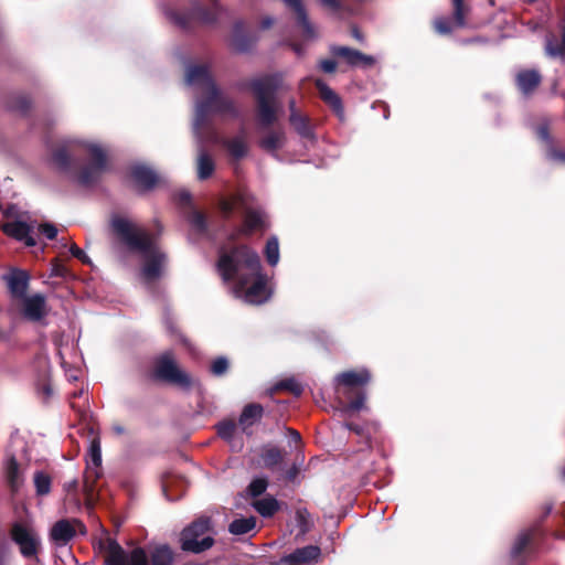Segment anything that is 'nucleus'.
<instances>
[{"mask_svg": "<svg viewBox=\"0 0 565 565\" xmlns=\"http://www.w3.org/2000/svg\"><path fill=\"white\" fill-rule=\"evenodd\" d=\"M185 82L200 96L195 103L193 134L198 139L196 175L203 181L212 177L215 170L214 158L204 149L205 142H218L211 125L212 116L218 114L236 117L238 111L234 103L218 92L206 66H189Z\"/></svg>", "mask_w": 565, "mask_h": 565, "instance_id": "f257e3e1", "label": "nucleus"}, {"mask_svg": "<svg viewBox=\"0 0 565 565\" xmlns=\"http://www.w3.org/2000/svg\"><path fill=\"white\" fill-rule=\"evenodd\" d=\"M217 271L232 294L250 305H260L270 297L267 277L262 273L259 256L247 246L222 249Z\"/></svg>", "mask_w": 565, "mask_h": 565, "instance_id": "f03ea898", "label": "nucleus"}, {"mask_svg": "<svg viewBox=\"0 0 565 565\" xmlns=\"http://www.w3.org/2000/svg\"><path fill=\"white\" fill-rule=\"evenodd\" d=\"M51 166L82 185L95 183L106 169V151L95 141L67 138L51 151Z\"/></svg>", "mask_w": 565, "mask_h": 565, "instance_id": "7ed1b4c3", "label": "nucleus"}, {"mask_svg": "<svg viewBox=\"0 0 565 565\" xmlns=\"http://www.w3.org/2000/svg\"><path fill=\"white\" fill-rule=\"evenodd\" d=\"M114 234L141 258L140 279L150 285L162 277L167 268V256L153 237L131 220L115 215L110 221Z\"/></svg>", "mask_w": 565, "mask_h": 565, "instance_id": "20e7f679", "label": "nucleus"}, {"mask_svg": "<svg viewBox=\"0 0 565 565\" xmlns=\"http://www.w3.org/2000/svg\"><path fill=\"white\" fill-rule=\"evenodd\" d=\"M249 87L256 99L257 119L262 126L269 127L277 120L280 110L276 92L282 87V76L274 74L254 78L249 82Z\"/></svg>", "mask_w": 565, "mask_h": 565, "instance_id": "39448f33", "label": "nucleus"}, {"mask_svg": "<svg viewBox=\"0 0 565 565\" xmlns=\"http://www.w3.org/2000/svg\"><path fill=\"white\" fill-rule=\"evenodd\" d=\"M220 211L223 217L228 218L235 213H244V223L242 231L250 234L257 231H264L267 224V215L260 209H255L252 199L245 193H237L220 201Z\"/></svg>", "mask_w": 565, "mask_h": 565, "instance_id": "423d86ee", "label": "nucleus"}, {"mask_svg": "<svg viewBox=\"0 0 565 565\" xmlns=\"http://www.w3.org/2000/svg\"><path fill=\"white\" fill-rule=\"evenodd\" d=\"M172 551L167 545L157 546L151 553V565H171ZM107 565H149L148 557L142 548L126 552L116 542H110L106 556Z\"/></svg>", "mask_w": 565, "mask_h": 565, "instance_id": "0eeeda50", "label": "nucleus"}, {"mask_svg": "<svg viewBox=\"0 0 565 565\" xmlns=\"http://www.w3.org/2000/svg\"><path fill=\"white\" fill-rule=\"evenodd\" d=\"M154 376L184 391L191 390L196 384L195 379L178 366L173 353L170 351L164 352L157 359Z\"/></svg>", "mask_w": 565, "mask_h": 565, "instance_id": "6e6552de", "label": "nucleus"}, {"mask_svg": "<svg viewBox=\"0 0 565 565\" xmlns=\"http://www.w3.org/2000/svg\"><path fill=\"white\" fill-rule=\"evenodd\" d=\"M211 530L209 518H200L181 533V547L183 551L201 553L212 547L214 540L206 535Z\"/></svg>", "mask_w": 565, "mask_h": 565, "instance_id": "1a4fd4ad", "label": "nucleus"}, {"mask_svg": "<svg viewBox=\"0 0 565 565\" xmlns=\"http://www.w3.org/2000/svg\"><path fill=\"white\" fill-rule=\"evenodd\" d=\"M11 540L19 546L25 558H35L41 548V537L38 531L28 523L17 522L10 531Z\"/></svg>", "mask_w": 565, "mask_h": 565, "instance_id": "9d476101", "label": "nucleus"}, {"mask_svg": "<svg viewBox=\"0 0 565 565\" xmlns=\"http://www.w3.org/2000/svg\"><path fill=\"white\" fill-rule=\"evenodd\" d=\"M86 533L85 525L77 519H61L49 531V541L56 548L65 547L77 534Z\"/></svg>", "mask_w": 565, "mask_h": 565, "instance_id": "9b49d317", "label": "nucleus"}, {"mask_svg": "<svg viewBox=\"0 0 565 565\" xmlns=\"http://www.w3.org/2000/svg\"><path fill=\"white\" fill-rule=\"evenodd\" d=\"M49 313L46 299L41 294L23 296L21 298V315L31 322L41 321Z\"/></svg>", "mask_w": 565, "mask_h": 565, "instance_id": "f8f14e48", "label": "nucleus"}, {"mask_svg": "<svg viewBox=\"0 0 565 565\" xmlns=\"http://www.w3.org/2000/svg\"><path fill=\"white\" fill-rule=\"evenodd\" d=\"M1 230L8 236L15 238L17 241L23 242L26 246H35L36 241L33 236L35 224L23 222V221H13L7 222L1 225Z\"/></svg>", "mask_w": 565, "mask_h": 565, "instance_id": "ddd939ff", "label": "nucleus"}, {"mask_svg": "<svg viewBox=\"0 0 565 565\" xmlns=\"http://www.w3.org/2000/svg\"><path fill=\"white\" fill-rule=\"evenodd\" d=\"M331 53L335 56L344 58L350 66L371 67L375 64L372 55H366L358 50L348 46H331Z\"/></svg>", "mask_w": 565, "mask_h": 565, "instance_id": "4468645a", "label": "nucleus"}, {"mask_svg": "<svg viewBox=\"0 0 565 565\" xmlns=\"http://www.w3.org/2000/svg\"><path fill=\"white\" fill-rule=\"evenodd\" d=\"M320 548L316 545H308L297 548L295 552L284 557V562L288 565H311L317 563L320 556Z\"/></svg>", "mask_w": 565, "mask_h": 565, "instance_id": "2eb2a0df", "label": "nucleus"}, {"mask_svg": "<svg viewBox=\"0 0 565 565\" xmlns=\"http://www.w3.org/2000/svg\"><path fill=\"white\" fill-rule=\"evenodd\" d=\"M3 476L13 493L18 492L23 484L24 478L14 456H8L3 462Z\"/></svg>", "mask_w": 565, "mask_h": 565, "instance_id": "dca6fc26", "label": "nucleus"}, {"mask_svg": "<svg viewBox=\"0 0 565 565\" xmlns=\"http://www.w3.org/2000/svg\"><path fill=\"white\" fill-rule=\"evenodd\" d=\"M316 86L319 90L321 99L328 104L337 117L343 121L345 119V115L340 96L321 79L316 81Z\"/></svg>", "mask_w": 565, "mask_h": 565, "instance_id": "f3484780", "label": "nucleus"}, {"mask_svg": "<svg viewBox=\"0 0 565 565\" xmlns=\"http://www.w3.org/2000/svg\"><path fill=\"white\" fill-rule=\"evenodd\" d=\"M210 8H203L200 3H195L191 13V19L199 20L202 23H214L216 22L224 10L217 3V0H207Z\"/></svg>", "mask_w": 565, "mask_h": 565, "instance_id": "a211bd4d", "label": "nucleus"}, {"mask_svg": "<svg viewBox=\"0 0 565 565\" xmlns=\"http://www.w3.org/2000/svg\"><path fill=\"white\" fill-rule=\"evenodd\" d=\"M263 412L264 409L259 404H249L244 407L238 419V427L243 434L252 435V427L260 420Z\"/></svg>", "mask_w": 565, "mask_h": 565, "instance_id": "6ab92c4d", "label": "nucleus"}, {"mask_svg": "<svg viewBox=\"0 0 565 565\" xmlns=\"http://www.w3.org/2000/svg\"><path fill=\"white\" fill-rule=\"evenodd\" d=\"M284 3L291 9L296 17L299 26L302 28V33L307 39L316 38L315 26L310 23L307 17L306 9L302 4V0H282Z\"/></svg>", "mask_w": 565, "mask_h": 565, "instance_id": "aec40b11", "label": "nucleus"}, {"mask_svg": "<svg viewBox=\"0 0 565 565\" xmlns=\"http://www.w3.org/2000/svg\"><path fill=\"white\" fill-rule=\"evenodd\" d=\"M534 534L533 529H527L519 533L516 536L512 548H511V559L514 565H524L525 564V557L523 553L525 552L526 546L531 542Z\"/></svg>", "mask_w": 565, "mask_h": 565, "instance_id": "412c9836", "label": "nucleus"}, {"mask_svg": "<svg viewBox=\"0 0 565 565\" xmlns=\"http://www.w3.org/2000/svg\"><path fill=\"white\" fill-rule=\"evenodd\" d=\"M371 380V374L366 369H361L358 371H347L339 374L335 377V381L339 385H343L345 387H356L362 386L369 383Z\"/></svg>", "mask_w": 565, "mask_h": 565, "instance_id": "4be33fe9", "label": "nucleus"}, {"mask_svg": "<svg viewBox=\"0 0 565 565\" xmlns=\"http://www.w3.org/2000/svg\"><path fill=\"white\" fill-rule=\"evenodd\" d=\"M131 175L135 182L142 189H151L159 180L158 174L145 164H136L131 168Z\"/></svg>", "mask_w": 565, "mask_h": 565, "instance_id": "5701e85b", "label": "nucleus"}, {"mask_svg": "<svg viewBox=\"0 0 565 565\" xmlns=\"http://www.w3.org/2000/svg\"><path fill=\"white\" fill-rule=\"evenodd\" d=\"M221 142L236 161L246 157L248 152V143L244 132L230 139H223Z\"/></svg>", "mask_w": 565, "mask_h": 565, "instance_id": "b1692460", "label": "nucleus"}, {"mask_svg": "<svg viewBox=\"0 0 565 565\" xmlns=\"http://www.w3.org/2000/svg\"><path fill=\"white\" fill-rule=\"evenodd\" d=\"M541 83V75L537 71H522L516 76V84L522 94L529 95Z\"/></svg>", "mask_w": 565, "mask_h": 565, "instance_id": "393cba45", "label": "nucleus"}, {"mask_svg": "<svg viewBox=\"0 0 565 565\" xmlns=\"http://www.w3.org/2000/svg\"><path fill=\"white\" fill-rule=\"evenodd\" d=\"M29 285V275L23 270H17L8 276V286L11 294L15 297L23 298Z\"/></svg>", "mask_w": 565, "mask_h": 565, "instance_id": "a878e982", "label": "nucleus"}, {"mask_svg": "<svg viewBox=\"0 0 565 565\" xmlns=\"http://www.w3.org/2000/svg\"><path fill=\"white\" fill-rule=\"evenodd\" d=\"M231 42L237 52L244 53L253 46L255 39L245 35L243 22H237L233 28Z\"/></svg>", "mask_w": 565, "mask_h": 565, "instance_id": "bb28decb", "label": "nucleus"}, {"mask_svg": "<svg viewBox=\"0 0 565 565\" xmlns=\"http://www.w3.org/2000/svg\"><path fill=\"white\" fill-rule=\"evenodd\" d=\"M289 121L301 138L308 140L315 139V134L307 116L302 114L289 116Z\"/></svg>", "mask_w": 565, "mask_h": 565, "instance_id": "cd10ccee", "label": "nucleus"}, {"mask_svg": "<svg viewBox=\"0 0 565 565\" xmlns=\"http://www.w3.org/2000/svg\"><path fill=\"white\" fill-rule=\"evenodd\" d=\"M252 505L264 518L273 516L279 508L278 501L273 497L255 500Z\"/></svg>", "mask_w": 565, "mask_h": 565, "instance_id": "c85d7f7f", "label": "nucleus"}, {"mask_svg": "<svg viewBox=\"0 0 565 565\" xmlns=\"http://www.w3.org/2000/svg\"><path fill=\"white\" fill-rule=\"evenodd\" d=\"M256 527V519L254 516L238 518L231 522L228 531L233 535L247 534Z\"/></svg>", "mask_w": 565, "mask_h": 565, "instance_id": "c756f323", "label": "nucleus"}, {"mask_svg": "<svg viewBox=\"0 0 565 565\" xmlns=\"http://www.w3.org/2000/svg\"><path fill=\"white\" fill-rule=\"evenodd\" d=\"M285 134L282 131H269L260 140V147L267 151H276L284 146Z\"/></svg>", "mask_w": 565, "mask_h": 565, "instance_id": "7c9ffc66", "label": "nucleus"}, {"mask_svg": "<svg viewBox=\"0 0 565 565\" xmlns=\"http://www.w3.org/2000/svg\"><path fill=\"white\" fill-rule=\"evenodd\" d=\"M35 493L39 497L47 495L51 492L52 479L43 471H35L33 476Z\"/></svg>", "mask_w": 565, "mask_h": 565, "instance_id": "2f4dec72", "label": "nucleus"}, {"mask_svg": "<svg viewBox=\"0 0 565 565\" xmlns=\"http://www.w3.org/2000/svg\"><path fill=\"white\" fill-rule=\"evenodd\" d=\"M545 52L550 57H565V42L564 36L558 40L556 36L551 35L546 38Z\"/></svg>", "mask_w": 565, "mask_h": 565, "instance_id": "473e14b6", "label": "nucleus"}, {"mask_svg": "<svg viewBox=\"0 0 565 565\" xmlns=\"http://www.w3.org/2000/svg\"><path fill=\"white\" fill-rule=\"evenodd\" d=\"M366 398L367 396L365 393H360L355 399L343 405L340 413L345 417H350L354 412L367 409Z\"/></svg>", "mask_w": 565, "mask_h": 565, "instance_id": "72a5a7b5", "label": "nucleus"}, {"mask_svg": "<svg viewBox=\"0 0 565 565\" xmlns=\"http://www.w3.org/2000/svg\"><path fill=\"white\" fill-rule=\"evenodd\" d=\"M87 463L98 468L102 465V448L100 439L94 436L89 443Z\"/></svg>", "mask_w": 565, "mask_h": 565, "instance_id": "f704fd0d", "label": "nucleus"}, {"mask_svg": "<svg viewBox=\"0 0 565 565\" xmlns=\"http://www.w3.org/2000/svg\"><path fill=\"white\" fill-rule=\"evenodd\" d=\"M188 221L192 227V230L194 232H196L198 234H205L206 231H207V222H206V218L205 216L196 211V210H193L189 213V216H188Z\"/></svg>", "mask_w": 565, "mask_h": 565, "instance_id": "c9c22d12", "label": "nucleus"}, {"mask_svg": "<svg viewBox=\"0 0 565 565\" xmlns=\"http://www.w3.org/2000/svg\"><path fill=\"white\" fill-rule=\"evenodd\" d=\"M265 255L270 266H276L279 262V244L277 237H270L265 247Z\"/></svg>", "mask_w": 565, "mask_h": 565, "instance_id": "e433bc0d", "label": "nucleus"}, {"mask_svg": "<svg viewBox=\"0 0 565 565\" xmlns=\"http://www.w3.org/2000/svg\"><path fill=\"white\" fill-rule=\"evenodd\" d=\"M239 427L232 420L220 423L217 426L218 436L227 441L235 439L236 431Z\"/></svg>", "mask_w": 565, "mask_h": 565, "instance_id": "4c0bfd02", "label": "nucleus"}, {"mask_svg": "<svg viewBox=\"0 0 565 565\" xmlns=\"http://www.w3.org/2000/svg\"><path fill=\"white\" fill-rule=\"evenodd\" d=\"M263 461L267 468L278 465L282 460L280 450L276 447L267 448L263 454Z\"/></svg>", "mask_w": 565, "mask_h": 565, "instance_id": "58836bf2", "label": "nucleus"}, {"mask_svg": "<svg viewBox=\"0 0 565 565\" xmlns=\"http://www.w3.org/2000/svg\"><path fill=\"white\" fill-rule=\"evenodd\" d=\"M267 487L268 482L266 478H256L249 483L247 488V493L250 497L256 498L263 494L266 491Z\"/></svg>", "mask_w": 565, "mask_h": 565, "instance_id": "ea45409f", "label": "nucleus"}, {"mask_svg": "<svg viewBox=\"0 0 565 565\" xmlns=\"http://www.w3.org/2000/svg\"><path fill=\"white\" fill-rule=\"evenodd\" d=\"M227 369L228 360L224 356L216 358L211 364V372L216 376L225 374Z\"/></svg>", "mask_w": 565, "mask_h": 565, "instance_id": "a19ab883", "label": "nucleus"}, {"mask_svg": "<svg viewBox=\"0 0 565 565\" xmlns=\"http://www.w3.org/2000/svg\"><path fill=\"white\" fill-rule=\"evenodd\" d=\"M277 388L288 390L295 395H300L302 393V386L295 380H285L277 384Z\"/></svg>", "mask_w": 565, "mask_h": 565, "instance_id": "79ce46f5", "label": "nucleus"}, {"mask_svg": "<svg viewBox=\"0 0 565 565\" xmlns=\"http://www.w3.org/2000/svg\"><path fill=\"white\" fill-rule=\"evenodd\" d=\"M452 4H454V18H455L456 24L458 26H462L465 24L463 0H452Z\"/></svg>", "mask_w": 565, "mask_h": 565, "instance_id": "37998d69", "label": "nucleus"}, {"mask_svg": "<svg viewBox=\"0 0 565 565\" xmlns=\"http://www.w3.org/2000/svg\"><path fill=\"white\" fill-rule=\"evenodd\" d=\"M537 137L546 143V152L548 153L551 149H554L552 146V139L548 134V129L545 125H542L536 130Z\"/></svg>", "mask_w": 565, "mask_h": 565, "instance_id": "c03bdc74", "label": "nucleus"}, {"mask_svg": "<svg viewBox=\"0 0 565 565\" xmlns=\"http://www.w3.org/2000/svg\"><path fill=\"white\" fill-rule=\"evenodd\" d=\"M38 231L46 236L47 239H54L57 235L56 227L51 223L39 225Z\"/></svg>", "mask_w": 565, "mask_h": 565, "instance_id": "a18cd8bd", "label": "nucleus"}, {"mask_svg": "<svg viewBox=\"0 0 565 565\" xmlns=\"http://www.w3.org/2000/svg\"><path fill=\"white\" fill-rule=\"evenodd\" d=\"M434 25H435V30L439 34H447L451 31L450 21L445 18L436 19Z\"/></svg>", "mask_w": 565, "mask_h": 565, "instance_id": "49530a36", "label": "nucleus"}, {"mask_svg": "<svg viewBox=\"0 0 565 565\" xmlns=\"http://www.w3.org/2000/svg\"><path fill=\"white\" fill-rule=\"evenodd\" d=\"M70 252H71V254L74 257L78 258L83 263H89V258L87 257V255L79 247H77L75 244H73L70 247Z\"/></svg>", "mask_w": 565, "mask_h": 565, "instance_id": "de8ad7c7", "label": "nucleus"}, {"mask_svg": "<svg viewBox=\"0 0 565 565\" xmlns=\"http://www.w3.org/2000/svg\"><path fill=\"white\" fill-rule=\"evenodd\" d=\"M62 366L65 369V374L68 381H77L79 376V371L77 369H66V362L62 360L61 362Z\"/></svg>", "mask_w": 565, "mask_h": 565, "instance_id": "09e8293b", "label": "nucleus"}, {"mask_svg": "<svg viewBox=\"0 0 565 565\" xmlns=\"http://www.w3.org/2000/svg\"><path fill=\"white\" fill-rule=\"evenodd\" d=\"M320 67L324 73H333L337 68V63L333 60H323L320 62Z\"/></svg>", "mask_w": 565, "mask_h": 565, "instance_id": "8fccbe9b", "label": "nucleus"}, {"mask_svg": "<svg viewBox=\"0 0 565 565\" xmlns=\"http://www.w3.org/2000/svg\"><path fill=\"white\" fill-rule=\"evenodd\" d=\"M548 158L554 161H559L565 163V152L564 151H557L555 149H551L548 152Z\"/></svg>", "mask_w": 565, "mask_h": 565, "instance_id": "3c124183", "label": "nucleus"}, {"mask_svg": "<svg viewBox=\"0 0 565 565\" xmlns=\"http://www.w3.org/2000/svg\"><path fill=\"white\" fill-rule=\"evenodd\" d=\"M322 4L327 8H329L330 10H338L340 9L343 0H321Z\"/></svg>", "mask_w": 565, "mask_h": 565, "instance_id": "603ef678", "label": "nucleus"}, {"mask_svg": "<svg viewBox=\"0 0 565 565\" xmlns=\"http://www.w3.org/2000/svg\"><path fill=\"white\" fill-rule=\"evenodd\" d=\"M344 427L349 430L354 431L356 435H363L364 428L361 425L352 424V423H345Z\"/></svg>", "mask_w": 565, "mask_h": 565, "instance_id": "864d4df0", "label": "nucleus"}, {"mask_svg": "<svg viewBox=\"0 0 565 565\" xmlns=\"http://www.w3.org/2000/svg\"><path fill=\"white\" fill-rule=\"evenodd\" d=\"M162 490L168 500H177L180 495H172L170 494V483L168 481H164L162 484Z\"/></svg>", "mask_w": 565, "mask_h": 565, "instance_id": "5fc2aeb1", "label": "nucleus"}, {"mask_svg": "<svg viewBox=\"0 0 565 565\" xmlns=\"http://www.w3.org/2000/svg\"><path fill=\"white\" fill-rule=\"evenodd\" d=\"M299 473V469L297 468V466H292L288 471H287V479L290 480V481H294L297 476Z\"/></svg>", "mask_w": 565, "mask_h": 565, "instance_id": "6e6d98bb", "label": "nucleus"}, {"mask_svg": "<svg viewBox=\"0 0 565 565\" xmlns=\"http://www.w3.org/2000/svg\"><path fill=\"white\" fill-rule=\"evenodd\" d=\"M77 484H78L77 480L73 479V480H71L68 482H65L64 488H65L66 491L71 492V491L76 490Z\"/></svg>", "mask_w": 565, "mask_h": 565, "instance_id": "4d7b16f0", "label": "nucleus"}, {"mask_svg": "<svg viewBox=\"0 0 565 565\" xmlns=\"http://www.w3.org/2000/svg\"><path fill=\"white\" fill-rule=\"evenodd\" d=\"M288 433L290 435L291 441L299 443L301 440V436L297 430L288 428Z\"/></svg>", "mask_w": 565, "mask_h": 565, "instance_id": "13d9d810", "label": "nucleus"}, {"mask_svg": "<svg viewBox=\"0 0 565 565\" xmlns=\"http://www.w3.org/2000/svg\"><path fill=\"white\" fill-rule=\"evenodd\" d=\"M274 20L270 17H267L262 20L260 26L262 29H268L273 25Z\"/></svg>", "mask_w": 565, "mask_h": 565, "instance_id": "bf43d9fd", "label": "nucleus"}, {"mask_svg": "<svg viewBox=\"0 0 565 565\" xmlns=\"http://www.w3.org/2000/svg\"><path fill=\"white\" fill-rule=\"evenodd\" d=\"M289 111H290V115L289 116H294V115H300V113L297 110L296 108V102L295 99H290L289 100Z\"/></svg>", "mask_w": 565, "mask_h": 565, "instance_id": "052dcab7", "label": "nucleus"}, {"mask_svg": "<svg viewBox=\"0 0 565 565\" xmlns=\"http://www.w3.org/2000/svg\"><path fill=\"white\" fill-rule=\"evenodd\" d=\"M29 107V102L25 99V98H21V105L18 106L17 108H19L20 110H26Z\"/></svg>", "mask_w": 565, "mask_h": 565, "instance_id": "680f3d73", "label": "nucleus"}, {"mask_svg": "<svg viewBox=\"0 0 565 565\" xmlns=\"http://www.w3.org/2000/svg\"><path fill=\"white\" fill-rule=\"evenodd\" d=\"M113 430L117 434V435H121L125 433V429L122 426L120 425H114L113 426Z\"/></svg>", "mask_w": 565, "mask_h": 565, "instance_id": "e2e57ef3", "label": "nucleus"}, {"mask_svg": "<svg viewBox=\"0 0 565 565\" xmlns=\"http://www.w3.org/2000/svg\"><path fill=\"white\" fill-rule=\"evenodd\" d=\"M180 200H181L182 202H190V193H189V192H182V193L180 194Z\"/></svg>", "mask_w": 565, "mask_h": 565, "instance_id": "0e129e2a", "label": "nucleus"}, {"mask_svg": "<svg viewBox=\"0 0 565 565\" xmlns=\"http://www.w3.org/2000/svg\"><path fill=\"white\" fill-rule=\"evenodd\" d=\"M291 47H292V50L295 51L296 54H298V55L302 54V49L300 47V45L292 44Z\"/></svg>", "mask_w": 565, "mask_h": 565, "instance_id": "69168bd1", "label": "nucleus"}, {"mask_svg": "<svg viewBox=\"0 0 565 565\" xmlns=\"http://www.w3.org/2000/svg\"><path fill=\"white\" fill-rule=\"evenodd\" d=\"M353 36H354L355 39H358L359 41H361V40H362V36L360 35V33H359V32H358V30H355V29L353 30Z\"/></svg>", "mask_w": 565, "mask_h": 565, "instance_id": "338daca9", "label": "nucleus"}, {"mask_svg": "<svg viewBox=\"0 0 565 565\" xmlns=\"http://www.w3.org/2000/svg\"><path fill=\"white\" fill-rule=\"evenodd\" d=\"M562 480L565 482V466L561 469Z\"/></svg>", "mask_w": 565, "mask_h": 565, "instance_id": "774afa93", "label": "nucleus"}]
</instances>
